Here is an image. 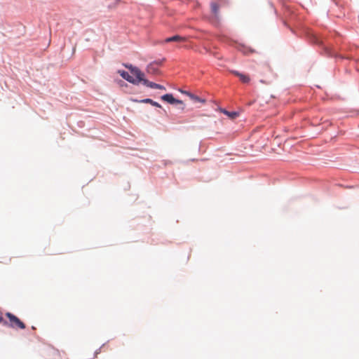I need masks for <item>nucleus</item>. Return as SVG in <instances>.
Masks as SVG:
<instances>
[{
	"label": "nucleus",
	"mask_w": 359,
	"mask_h": 359,
	"mask_svg": "<svg viewBox=\"0 0 359 359\" xmlns=\"http://www.w3.org/2000/svg\"><path fill=\"white\" fill-rule=\"evenodd\" d=\"M125 66L126 68L130 70V73L132 74L133 76L130 75L128 72L124 70H118V73L123 79L135 85H137L140 82H142V80H143L144 74L143 72L140 71L139 68L133 67L131 65H126Z\"/></svg>",
	"instance_id": "f257e3e1"
},
{
	"label": "nucleus",
	"mask_w": 359,
	"mask_h": 359,
	"mask_svg": "<svg viewBox=\"0 0 359 359\" xmlns=\"http://www.w3.org/2000/svg\"><path fill=\"white\" fill-rule=\"evenodd\" d=\"M6 316L8 318L9 323L7 322V325L6 326H9L14 329H25V324L21 321L17 316L13 315L11 313L7 312L6 313Z\"/></svg>",
	"instance_id": "f03ea898"
},
{
	"label": "nucleus",
	"mask_w": 359,
	"mask_h": 359,
	"mask_svg": "<svg viewBox=\"0 0 359 359\" xmlns=\"http://www.w3.org/2000/svg\"><path fill=\"white\" fill-rule=\"evenodd\" d=\"M142 82L144 86L151 88L165 90V88L163 86H161V85L156 83L151 82V81H148L147 79H145L144 77H143V80H142Z\"/></svg>",
	"instance_id": "7ed1b4c3"
},
{
	"label": "nucleus",
	"mask_w": 359,
	"mask_h": 359,
	"mask_svg": "<svg viewBox=\"0 0 359 359\" xmlns=\"http://www.w3.org/2000/svg\"><path fill=\"white\" fill-rule=\"evenodd\" d=\"M161 100L170 104L182 103L181 100L175 99L172 94L163 95V96H161Z\"/></svg>",
	"instance_id": "20e7f679"
},
{
	"label": "nucleus",
	"mask_w": 359,
	"mask_h": 359,
	"mask_svg": "<svg viewBox=\"0 0 359 359\" xmlns=\"http://www.w3.org/2000/svg\"><path fill=\"white\" fill-rule=\"evenodd\" d=\"M231 72L234 74L235 76H238L241 82L244 83H248L250 82V79L248 75L240 73L238 71L232 70Z\"/></svg>",
	"instance_id": "39448f33"
},
{
	"label": "nucleus",
	"mask_w": 359,
	"mask_h": 359,
	"mask_svg": "<svg viewBox=\"0 0 359 359\" xmlns=\"http://www.w3.org/2000/svg\"><path fill=\"white\" fill-rule=\"evenodd\" d=\"M187 37L181 36L180 35H175V36H173L171 37L166 38L165 39V42H166V43H169V42L182 43V42L187 41Z\"/></svg>",
	"instance_id": "423d86ee"
},
{
	"label": "nucleus",
	"mask_w": 359,
	"mask_h": 359,
	"mask_svg": "<svg viewBox=\"0 0 359 359\" xmlns=\"http://www.w3.org/2000/svg\"><path fill=\"white\" fill-rule=\"evenodd\" d=\"M184 94L187 95L191 100H193L195 102H205V100H202L201 99L200 97H198V96L196 95H194L193 94H191V93L189 92H187V91H184L183 92Z\"/></svg>",
	"instance_id": "0eeeda50"
},
{
	"label": "nucleus",
	"mask_w": 359,
	"mask_h": 359,
	"mask_svg": "<svg viewBox=\"0 0 359 359\" xmlns=\"http://www.w3.org/2000/svg\"><path fill=\"white\" fill-rule=\"evenodd\" d=\"M141 102H144V103H149L150 104L154 106V107H161V104H158V102L152 100L151 99H149V98H147V99H144V100H142L140 101Z\"/></svg>",
	"instance_id": "6e6552de"
},
{
	"label": "nucleus",
	"mask_w": 359,
	"mask_h": 359,
	"mask_svg": "<svg viewBox=\"0 0 359 359\" xmlns=\"http://www.w3.org/2000/svg\"><path fill=\"white\" fill-rule=\"evenodd\" d=\"M210 7H211V11H212V13L215 16H217L219 13V8L218 4L215 3V2L212 3L210 5Z\"/></svg>",
	"instance_id": "1a4fd4ad"
},
{
	"label": "nucleus",
	"mask_w": 359,
	"mask_h": 359,
	"mask_svg": "<svg viewBox=\"0 0 359 359\" xmlns=\"http://www.w3.org/2000/svg\"><path fill=\"white\" fill-rule=\"evenodd\" d=\"M224 114H226L228 116L231 117V118H235L236 117L238 116V113L237 112H229L228 111H226V110H224L223 111Z\"/></svg>",
	"instance_id": "9d476101"
},
{
	"label": "nucleus",
	"mask_w": 359,
	"mask_h": 359,
	"mask_svg": "<svg viewBox=\"0 0 359 359\" xmlns=\"http://www.w3.org/2000/svg\"><path fill=\"white\" fill-rule=\"evenodd\" d=\"M0 323H3V325H7V321L4 320L3 317H2V313L1 311H0Z\"/></svg>",
	"instance_id": "9b49d317"
},
{
	"label": "nucleus",
	"mask_w": 359,
	"mask_h": 359,
	"mask_svg": "<svg viewBox=\"0 0 359 359\" xmlns=\"http://www.w3.org/2000/svg\"><path fill=\"white\" fill-rule=\"evenodd\" d=\"M263 69H264V70H267V71H269V72L271 70V68H270V67H269L268 65H264V66H263Z\"/></svg>",
	"instance_id": "f8f14e48"
}]
</instances>
